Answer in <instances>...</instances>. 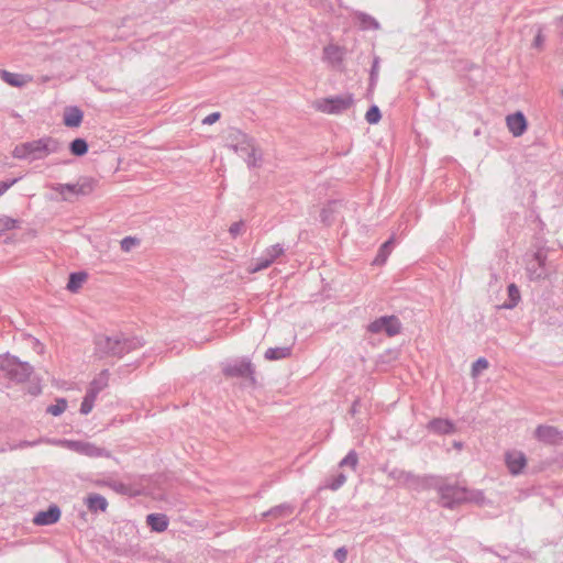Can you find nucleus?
I'll return each instance as SVG.
<instances>
[{
    "mask_svg": "<svg viewBox=\"0 0 563 563\" xmlns=\"http://www.w3.org/2000/svg\"><path fill=\"white\" fill-rule=\"evenodd\" d=\"M54 142L49 137L34 140L22 143L13 150V156L16 158H40L54 151Z\"/></svg>",
    "mask_w": 563,
    "mask_h": 563,
    "instance_id": "f257e3e1",
    "label": "nucleus"
},
{
    "mask_svg": "<svg viewBox=\"0 0 563 563\" xmlns=\"http://www.w3.org/2000/svg\"><path fill=\"white\" fill-rule=\"evenodd\" d=\"M96 188L93 178H84L76 184H53L51 189L55 191L63 200H69L75 196L90 195Z\"/></svg>",
    "mask_w": 563,
    "mask_h": 563,
    "instance_id": "f03ea898",
    "label": "nucleus"
},
{
    "mask_svg": "<svg viewBox=\"0 0 563 563\" xmlns=\"http://www.w3.org/2000/svg\"><path fill=\"white\" fill-rule=\"evenodd\" d=\"M353 96L345 95L341 97H327L313 101L312 107L316 111L327 114H338L350 109L353 106Z\"/></svg>",
    "mask_w": 563,
    "mask_h": 563,
    "instance_id": "7ed1b4c3",
    "label": "nucleus"
},
{
    "mask_svg": "<svg viewBox=\"0 0 563 563\" xmlns=\"http://www.w3.org/2000/svg\"><path fill=\"white\" fill-rule=\"evenodd\" d=\"M441 501L443 506L452 507L454 505H459L465 501L474 500V495L470 493L466 488L454 486V485H445L440 488Z\"/></svg>",
    "mask_w": 563,
    "mask_h": 563,
    "instance_id": "20e7f679",
    "label": "nucleus"
},
{
    "mask_svg": "<svg viewBox=\"0 0 563 563\" xmlns=\"http://www.w3.org/2000/svg\"><path fill=\"white\" fill-rule=\"evenodd\" d=\"M527 457L521 451H508L505 454V463L510 474L519 475L527 466Z\"/></svg>",
    "mask_w": 563,
    "mask_h": 563,
    "instance_id": "39448f33",
    "label": "nucleus"
},
{
    "mask_svg": "<svg viewBox=\"0 0 563 563\" xmlns=\"http://www.w3.org/2000/svg\"><path fill=\"white\" fill-rule=\"evenodd\" d=\"M506 125L515 137H519L527 131L528 121L521 111H517L506 117Z\"/></svg>",
    "mask_w": 563,
    "mask_h": 563,
    "instance_id": "423d86ee",
    "label": "nucleus"
},
{
    "mask_svg": "<svg viewBox=\"0 0 563 563\" xmlns=\"http://www.w3.org/2000/svg\"><path fill=\"white\" fill-rule=\"evenodd\" d=\"M235 141L236 143L234 144V150L236 152L241 151L247 153L253 163L261 158L260 150L254 145L253 141L247 135L238 133Z\"/></svg>",
    "mask_w": 563,
    "mask_h": 563,
    "instance_id": "0eeeda50",
    "label": "nucleus"
},
{
    "mask_svg": "<svg viewBox=\"0 0 563 563\" xmlns=\"http://www.w3.org/2000/svg\"><path fill=\"white\" fill-rule=\"evenodd\" d=\"M84 113L77 107H67L64 110L63 122L68 128H78L82 122Z\"/></svg>",
    "mask_w": 563,
    "mask_h": 563,
    "instance_id": "6e6552de",
    "label": "nucleus"
},
{
    "mask_svg": "<svg viewBox=\"0 0 563 563\" xmlns=\"http://www.w3.org/2000/svg\"><path fill=\"white\" fill-rule=\"evenodd\" d=\"M60 511L57 507H51L46 511L38 512L34 518V523L40 526L52 525L59 520Z\"/></svg>",
    "mask_w": 563,
    "mask_h": 563,
    "instance_id": "1a4fd4ad",
    "label": "nucleus"
},
{
    "mask_svg": "<svg viewBox=\"0 0 563 563\" xmlns=\"http://www.w3.org/2000/svg\"><path fill=\"white\" fill-rule=\"evenodd\" d=\"M428 429L439 434H450L455 431L454 424L450 420L433 419L429 422Z\"/></svg>",
    "mask_w": 563,
    "mask_h": 563,
    "instance_id": "9d476101",
    "label": "nucleus"
},
{
    "mask_svg": "<svg viewBox=\"0 0 563 563\" xmlns=\"http://www.w3.org/2000/svg\"><path fill=\"white\" fill-rule=\"evenodd\" d=\"M96 485L100 486V487H103V486L110 487L112 490H114L115 493L121 494V495L134 496V495L139 494L137 490H133L129 485L119 483V482L97 481Z\"/></svg>",
    "mask_w": 563,
    "mask_h": 563,
    "instance_id": "9b49d317",
    "label": "nucleus"
},
{
    "mask_svg": "<svg viewBox=\"0 0 563 563\" xmlns=\"http://www.w3.org/2000/svg\"><path fill=\"white\" fill-rule=\"evenodd\" d=\"M1 78L8 85L13 86V87L24 86V85L29 84L32 80L31 76L15 74V73H10V71H7V70L1 71Z\"/></svg>",
    "mask_w": 563,
    "mask_h": 563,
    "instance_id": "f8f14e48",
    "label": "nucleus"
},
{
    "mask_svg": "<svg viewBox=\"0 0 563 563\" xmlns=\"http://www.w3.org/2000/svg\"><path fill=\"white\" fill-rule=\"evenodd\" d=\"M86 505L91 512L106 511L108 508L107 499L95 493L86 497Z\"/></svg>",
    "mask_w": 563,
    "mask_h": 563,
    "instance_id": "ddd939ff",
    "label": "nucleus"
},
{
    "mask_svg": "<svg viewBox=\"0 0 563 563\" xmlns=\"http://www.w3.org/2000/svg\"><path fill=\"white\" fill-rule=\"evenodd\" d=\"M146 521H147L148 526L152 528V530L156 531V532H163L168 527L167 518L164 515H158V514L148 515Z\"/></svg>",
    "mask_w": 563,
    "mask_h": 563,
    "instance_id": "4468645a",
    "label": "nucleus"
},
{
    "mask_svg": "<svg viewBox=\"0 0 563 563\" xmlns=\"http://www.w3.org/2000/svg\"><path fill=\"white\" fill-rule=\"evenodd\" d=\"M283 253V250L279 246H273L271 250H268L267 255L264 258H261L260 264L252 268L251 272L255 273L257 271L264 269L268 267L276 257H278Z\"/></svg>",
    "mask_w": 563,
    "mask_h": 563,
    "instance_id": "2eb2a0df",
    "label": "nucleus"
},
{
    "mask_svg": "<svg viewBox=\"0 0 563 563\" xmlns=\"http://www.w3.org/2000/svg\"><path fill=\"white\" fill-rule=\"evenodd\" d=\"M77 450L90 457H100V456L110 457L109 452L104 451L103 449L97 448L92 444H89V443L79 444Z\"/></svg>",
    "mask_w": 563,
    "mask_h": 563,
    "instance_id": "dca6fc26",
    "label": "nucleus"
},
{
    "mask_svg": "<svg viewBox=\"0 0 563 563\" xmlns=\"http://www.w3.org/2000/svg\"><path fill=\"white\" fill-rule=\"evenodd\" d=\"M324 58L331 63H338L342 60L343 49L338 45H328L323 49Z\"/></svg>",
    "mask_w": 563,
    "mask_h": 563,
    "instance_id": "f3484780",
    "label": "nucleus"
},
{
    "mask_svg": "<svg viewBox=\"0 0 563 563\" xmlns=\"http://www.w3.org/2000/svg\"><path fill=\"white\" fill-rule=\"evenodd\" d=\"M87 279L85 273H75L69 276L67 289L71 292L78 291Z\"/></svg>",
    "mask_w": 563,
    "mask_h": 563,
    "instance_id": "a211bd4d",
    "label": "nucleus"
},
{
    "mask_svg": "<svg viewBox=\"0 0 563 563\" xmlns=\"http://www.w3.org/2000/svg\"><path fill=\"white\" fill-rule=\"evenodd\" d=\"M384 331L387 335L393 336L400 332L401 324L396 317H385Z\"/></svg>",
    "mask_w": 563,
    "mask_h": 563,
    "instance_id": "6ab92c4d",
    "label": "nucleus"
},
{
    "mask_svg": "<svg viewBox=\"0 0 563 563\" xmlns=\"http://www.w3.org/2000/svg\"><path fill=\"white\" fill-rule=\"evenodd\" d=\"M70 153L75 156H82L88 152V144L84 139H75L69 146Z\"/></svg>",
    "mask_w": 563,
    "mask_h": 563,
    "instance_id": "aec40b11",
    "label": "nucleus"
},
{
    "mask_svg": "<svg viewBox=\"0 0 563 563\" xmlns=\"http://www.w3.org/2000/svg\"><path fill=\"white\" fill-rule=\"evenodd\" d=\"M556 431L552 427H539L536 430V437L542 441H552Z\"/></svg>",
    "mask_w": 563,
    "mask_h": 563,
    "instance_id": "412c9836",
    "label": "nucleus"
},
{
    "mask_svg": "<svg viewBox=\"0 0 563 563\" xmlns=\"http://www.w3.org/2000/svg\"><path fill=\"white\" fill-rule=\"evenodd\" d=\"M19 227V221L10 217H0V234Z\"/></svg>",
    "mask_w": 563,
    "mask_h": 563,
    "instance_id": "4be33fe9",
    "label": "nucleus"
},
{
    "mask_svg": "<svg viewBox=\"0 0 563 563\" xmlns=\"http://www.w3.org/2000/svg\"><path fill=\"white\" fill-rule=\"evenodd\" d=\"M289 355V350L286 347L268 349L265 353L267 360H279Z\"/></svg>",
    "mask_w": 563,
    "mask_h": 563,
    "instance_id": "5701e85b",
    "label": "nucleus"
},
{
    "mask_svg": "<svg viewBox=\"0 0 563 563\" xmlns=\"http://www.w3.org/2000/svg\"><path fill=\"white\" fill-rule=\"evenodd\" d=\"M67 408V401L65 399H57L54 405H51L47 408V412L52 416H59L62 415Z\"/></svg>",
    "mask_w": 563,
    "mask_h": 563,
    "instance_id": "b1692460",
    "label": "nucleus"
},
{
    "mask_svg": "<svg viewBox=\"0 0 563 563\" xmlns=\"http://www.w3.org/2000/svg\"><path fill=\"white\" fill-rule=\"evenodd\" d=\"M365 119L371 124L378 123L380 120V111H379L378 107H376V106L371 107L365 114Z\"/></svg>",
    "mask_w": 563,
    "mask_h": 563,
    "instance_id": "393cba45",
    "label": "nucleus"
},
{
    "mask_svg": "<svg viewBox=\"0 0 563 563\" xmlns=\"http://www.w3.org/2000/svg\"><path fill=\"white\" fill-rule=\"evenodd\" d=\"M508 295H509V298L511 300V303L507 305V307L508 308H512L520 300V291H519L518 287L515 284H510L508 286Z\"/></svg>",
    "mask_w": 563,
    "mask_h": 563,
    "instance_id": "a878e982",
    "label": "nucleus"
},
{
    "mask_svg": "<svg viewBox=\"0 0 563 563\" xmlns=\"http://www.w3.org/2000/svg\"><path fill=\"white\" fill-rule=\"evenodd\" d=\"M3 362H7L9 366H12L13 369L10 372V374L13 376V377H18L20 372H26L27 371V367L26 365L24 364H21V363H18L13 360H4Z\"/></svg>",
    "mask_w": 563,
    "mask_h": 563,
    "instance_id": "bb28decb",
    "label": "nucleus"
},
{
    "mask_svg": "<svg viewBox=\"0 0 563 563\" xmlns=\"http://www.w3.org/2000/svg\"><path fill=\"white\" fill-rule=\"evenodd\" d=\"M95 401V395H88L85 397L84 401L81 402L80 411L84 415L89 413L92 410Z\"/></svg>",
    "mask_w": 563,
    "mask_h": 563,
    "instance_id": "cd10ccee",
    "label": "nucleus"
},
{
    "mask_svg": "<svg viewBox=\"0 0 563 563\" xmlns=\"http://www.w3.org/2000/svg\"><path fill=\"white\" fill-rule=\"evenodd\" d=\"M385 317L376 319L368 325V331L372 333H379L384 331L385 328Z\"/></svg>",
    "mask_w": 563,
    "mask_h": 563,
    "instance_id": "c85d7f7f",
    "label": "nucleus"
},
{
    "mask_svg": "<svg viewBox=\"0 0 563 563\" xmlns=\"http://www.w3.org/2000/svg\"><path fill=\"white\" fill-rule=\"evenodd\" d=\"M390 241L385 242L379 250L378 256L376 261H379L380 263H385L389 252H390Z\"/></svg>",
    "mask_w": 563,
    "mask_h": 563,
    "instance_id": "c756f323",
    "label": "nucleus"
},
{
    "mask_svg": "<svg viewBox=\"0 0 563 563\" xmlns=\"http://www.w3.org/2000/svg\"><path fill=\"white\" fill-rule=\"evenodd\" d=\"M137 243L136 239L128 236L121 241V249L124 252H130Z\"/></svg>",
    "mask_w": 563,
    "mask_h": 563,
    "instance_id": "7c9ffc66",
    "label": "nucleus"
},
{
    "mask_svg": "<svg viewBox=\"0 0 563 563\" xmlns=\"http://www.w3.org/2000/svg\"><path fill=\"white\" fill-rule=\"evenodd\" d=\"M357 464V456L354 452H350L341 462V465H349L354 468Z\"/></svg>",
    "mask_w": 563,
    "mask_h": 563,
    "instance_id": "2f4dec72",
    "label": "nucleus"
},
{
    "mask_svg": "<svg viewBox=\"0 0 563 563\" xmlns=\"http://www.w3.org/2000/svg\"><path fill=\"white\" fill-rule=\"evenodd\" d=\"M488 367V362L485 358H478L473 365L474 374L479 373Z\"/></svg>",
    "mask_w": 563,
    "mask_h": 563,
    "instance_id": "473e14b6",
    "label": "nucleus"
},
{
    "mask_svg": "<svg viewBox=\"0 0 563 563\" xmlns=\"http://www.w3.org/2000/svg\"><path fill=\"white\" fill-rule=\"evenodd\" d=\"M228 373L229 374H235V373H238V374H249V373H251V363H249V362L247 363H243L241 365V368H239L236 371L230 368V369H228Z\"/></svg>",
    "mask_w": 563,
    "mask_h": 563,
    "instance_id": "72a5a7b5",
    "label": "nucleus"
},
{
    "mask_svg": "<svg viewBox=\"0 0 563 563\" xmlns=\"http://www.w3.org/2000/svg\"><path fill=\"white\" fill-rule=\"evenodd\" d=\"M243 230V223L242 222H235L231 224L229 231L232 234V236L239 235Z\"/></svg>",
    "mask_w": 563,
    "mask_h": 563,
    "instance_id": "f704fd0d",
    "label": "nucleus"
},
{
    "mask_svg": "<svg viewBox=\"0 0 563 563\" xmlns=\"http://www.w3.org/2000/svg\"><path fill=\"white\" fill-rule=\"evenodd\" d=\"M18 181L16 178L10 181H0V196H2L9 188H11Z\"/></svg>",
    "mask_w": 563,
    "mask_h": 563,
    "instance_id": "c9c22d12",
    "label": "nucleus"
},
{
    "mask_svg": "<svg viewBox=\"0 0 563 563\" xmlns=\"http://www.w3.org/2000/svg\"><path fill=\"white\" fill-rule=\"evenodd\" d=\"M219 118H220V114L218 112H213L203 119V123L213 124L214 122H217L219 120Z\"/></svg>",
    "mask_w": 563,
    "mask_h": 563,
    "instance_id": "e433bc0d",
    "label": "nucleus"
},
{
    "mask_svg": "<svg viewBox=\"0 0 563 563\" xmlns=\"http://www.w3.org/2000/svg\"><path fill=\"white\" fill-rule=\"evenodd\" d=\"M345 482V477L343 475L340 476L339 481L336 484L332 485L331 488L332 489H336L341 484H343Z\"/></svg>",
    "mask_w": 563,
    "mask_h": 563,
    "instance_id": "4c0bfd02",
    "label": "nucleus"
},
{
    "mask_svg": "<svg viewBox=\"0 0 563 563\" xmlns=\"http://www.w3.org/2000/svg\"><path fill=\"white\" fill-rule=\"evenodd\" d=\"M561 96L563 97V88H562V91H561Z\"/></svg>",
    "mask_w": 563,
    "mask_h": 563,
    "instance_id": "58836bf2",
    "label": "nucleus"
}]
</instances>
